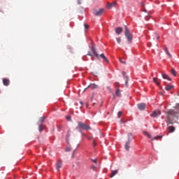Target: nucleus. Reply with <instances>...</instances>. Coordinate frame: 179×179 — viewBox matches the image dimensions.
<instances>
[{"mask_svg": "<svg viewBox=\"0 0 179 179\" xmlns=\"http://www.w3.org/2000/svg\"><path fill=\"white\" fill-rule=\"evenodd\" d=\"M166 122L167 124H174V120H178V115L176 113V110H173V109H170L169 110H168L166 113Z\"/></svg>", "mask_w": 179, "mask_h": 179, "instance_id": "nucleus-1", "label": "nucleus"}, {"mask_svg": "<svg viewBox=\"0 0 179 179\" xmlns=\"http://www.w3.org/2000/svg\"><path fill=\"white\" fill-rule=\"evenodd\" d=\"M76 129H77V131H82V129H84V131H90L92 127L87 124L79 121L78 122V126L76 127Z\"/></svg>", "mask_w": 179, "mask_h": 179, "instance_id": "nucleus-2", "label": "nucleus"}, {"mask_svg": "<svg viewBox=\"0 0 179 179\" xmlns=\"http://www.w3.org/2000/svg\"><path fill=\"white\" fill-rule=\"evenodd\" d=\"M125 27V31H124V35L125 37L127 38L129 44L132 43V35L131 34V32H129V29H128V27L127 26Z\"/></svg>", "mask_w": 179, "mask_h": 179, "instance_id": "nucleus-3", "label": "nucleus"}, {"mask_svg": "<svg viewBox=\"0 0 179 179\" xmlns=\"http://www.w3.org/2000/svg\"><path fill=\"white\" fill-rule=\"evenodd\" d=\"M159 115H162V112L160 111V110H155L151 114V117H152L153 118H156V117H159Z\"/></svg>", "mask_w": 179, "mask_h": 179, "instance_id": "nucleus-4", "label": "nucleus"}, {"mask_svg": "<svg viewBox=\"0 0 179 179\" xmlns=\"http://www.w3.org/2000/svg\"><path fill=\"white\" fill-rule=\"evenodd\" d=\"M103 13H104V9L103 8H101L99 10H96L94 12V15H95V16H101Z\"/></svg>", "mask_w": 179, "mask_h": 179, "instance_id": "nucleus-5", "label": "nucleus"}, {"mask_svg": "<svg viewBox=\"0 0 179 179\" xmlns=\"http://www.w3.org/2000/svg\"><path fill=\"white\" fill-rule=\"evenodd\" d=\"M137 107H138V110H145V108H146V104H145V103H138L137 105Z\"/></svg>", "mask_w": 179, "mask_h": 179, "instance_id": "nucleus-6", "label": "nucleus"}, {"mask_svg": "<svg viewBox=\"0 0 179 179\" xmlns=\"http://www.w3.org/2000/svg\"><path fill=\"white\" fill-rule=\"evenodd\" d=\"M61 167H62V161L59 160L56 164V169L58 171H59Z\"/></svg>", "mask_w": 179, "mask_h": 179, "instance_id": "nucleus-7", "label": "nucleus"}, {"mask_svg": "<svg viewBox=\"0 0 179 179\" xmlns=\"http://www.w3.org/2000/svg\"><path fill=\"white\" fill-rule=\"evenodd\" d=\"M10 83V80L8 78H3V85L4 86H8Z\"/></svg>", "mask_w": 179, "mask_h": 179, "instance_id": "nucleus-8", "label": "nucleus"}, {"mask_svg": "<svg viewBox=\"0 0 179 179\" xmlns=\"http://www.w3.org/2000/svg\"><path fill=\"white\" fill-rule=\"evenodd\" d=\"M153 82L157 86H160V82H162V80L157 78H153Z\"/></svg>", "mask_w": 179, "mask_h": 179, "instance_id": "nucleus-9", "label": "nucleus"}, {"mask_svg": "<svg viewBox=\"0 0 179 179\" xmlns=\"http://www.w3.org/2000/svg\"><path fill=\"white\" fill-rule=\"evenodd\" d=\"M99 57H100V58H101L105 62H106V64H108V62H109L108 59H107V58L106 57V55H104L103 53L101 54Z\"/></svg>", "mask_w": 179, "mask_h": 179, "instance_id": "nucleus-10", "label": "nucleus"}, {"mask_svg": "<svg viewBox=\"0 0 179 179\" xmlns=\"http://www.w3.org/2000/svg\"><path fill=\"white\" fill-rule=\"evenodd\" d=\"M88 89L90 90H94L95 89H97V85L96 84H90L88 86Z\"/></svg>", "mask_w": 179, "mask_h": 179, "instance_id": "nucleus-11", "label": "nucleus"}, {"mask_svg": "<svg viewBox=\"0 0 179 179\" xmlns=\"http://www.w3.org/2000/svg\"><path fill=\"white\" fill-rule=\"evenodd\" d=\"M117 5V2L113 1L112 3H108L107 5L108 9H111L113 6H115Z\"/></svg>", "mask_w": 179, "mask_h": 179, "instance_id": "nucleus-12", "label": "nucleus"}, {"mask_svg": "<svg viewBox=\"0 0 179 179\" xmlns=\"http://www.w3.org/2000/svg\"><path fill=\"white\" fill-rule=\"evenodd\" d=\"M91 51H92L93 54L95 55V57H96V58H98L99 59V53H97V52H96V48H94V47H92L91 48Z\"/></svg>", "mask_w": 179, "mask_h": 179, "instance_id": "nucleus-13", "label": "nucleus"}, {"mask_svg": "<svg viewBox=\"0 0 179 179\" xmlns=\"http://www.w3.org/2000/svg\"><path fill=\"white\" fill-rule=\"evenodd\" d=\"M116 34H121L122 33V27H117L115 28Z\"/></svg>", "mask_w": 179, "mask_h": 179, "instance_id": "nucleus-14", "label": "nucleus"}, {"mask_svg": "<svg viewBox=\"0 0 179 179\" xmlns=\"http://www.w3.org/2000/svg\"><path fill=\"white\" fill-rule=\"evenodd\" d=\"M174 131H176V127H174V126H170L168 127V131L169 133L174 132Z\"/></svg>", "mask_w": 179, "mask_h": 179, "instance_id": "nucleus-15", "label": "nucleus"}, {"mask_svg": "<svg viewBox=\"0 0 179 179\" xmlns=\"http://www.w3.org/2000/svg\"><path fill=\"white\" fill-rule=\"evenodd\" d=\"M116 174H118V170L112 171L110 178H113Z\"/></svg>", "mask_w": 179, "mask_h": 179, "instance_id": "nucleus-16", "label": "nucleus"}, {"mask_svg": "<svg viewBox=\"0 0 179 179\" xmlns=\"http://www.w3.org/2000/svg\"><path fill=\"white\" fill-rule=\"evenodd\" d=\"M175 110L178 115H179V103L176 104Z\"/></svg>", "mask_w": 179, "mask_h": 179, "instance_id": "nucleus-17", "label": "nucleus"}, {"mask_svg": "<svg viewBox=\"0 0 179 179\" xmlns=\"http://www.w3.org/2000/svg\"><path fill=\"white\" fill-rule=\"evenodd\" d=\"M162 78L163 79H167L168 80H171V78H170V77H169V76L166 73L162 74Z\"/></svg>", "mask_w": 179, "mask_h": 179, "instance_id": "nucleus-18", "label": "nucleus"}, {"mask_svg": "<svg viewBox=\"0 0 179 179\" xmlns=\"http://www.w3.org/2000/svg\"><path fill=\"white\" fill-rule=\"evenodd\" d=\"M166 90H171L174 89V85H166L165 87Z\"/></svg>", "mask_w": 179, "mask_h": 179, "instance_id": "nucleus-19", "label": "nucleus"}, {"mask_svg": "<svg viewBox=\"0 0 179 179\" xmlns=\"http://www.w3.org/2000/svg\"><path fill=\"white\" fill-rule=\"evenodd\" d=\"M129 143H130V141L129 140L128 142L126 143L125 146H124L126 150H129Z\"/></svg>", "mask_w": 179, "mask_h": 179, "instance_id": "nucleus-20", "label": "nucleus"}, {"mask_svg": "<svg viewBox=\"0 0 179 179\" xmlns=\"http://www.w3.org/2000/svg\"><path fill=\"white\" fill-rule=\"evenodd\" d=\"M165 52L167 54L169 58H171V54H170V52H169V49L167 48H165Z\"/></svg>", "mask_w": 179, "mask_h": 179, "instance_id": "nucleus-21", "label": "nucleus"}, {"mask_svg": "<svg viewBox=\"0 0 179 179\" xmlns=\"http://www.w3.org/2000/svg\"><path fill=\"white\" fill-rule=\"evenodd\" d=\"M143 135L148 136V138H152V136L149 133H148V131H143Z\"/></svg>", "mask_w": 179, "mask_h": 179, "instance_id": "nucleus-22", "label": "nucleus"}, {"mask_svg": "<svg viewBox=\"0 0 179 179\" xmlns=\"http://www.w3.org/2000/svg\"><path fill=\"white\" fill-rule=\"evenodd\" d=\"M115 94H116V96H117V97H120L121 96V91L116 90L115 91Z\"/></svg>", "mask_w": 179, "mask_h": 179, "instance_id": "nucleus-23", "label": "nucleus"}, {"mask_svg": "<svg viewBox=\"0 0 179 179\" xmlns=\"http://www.w3.org/2000/svg\"><path fill=\"white\" fill-rule=\"evenodd\" d=\"M120 62H121V64H124V65L127 64V62L121 58L119 59Z\"/></svg>", "mask_w": 179, "mask_h": 179, "instance_id": "nucleus-24", "label": "nucleus"}, {"mask_svg": "<svg viewBox=\"0 0 179 179\" xmlns=\"http://www.w3.org/2000/svg\"><path fill=\"white\" fill-rule=\"evenodd\" d=\"M171 73L173 76H177L176 71L174 69L171 70Z\"/></svg>", "mask_w": 179, "mask_h": 179, "instance_id": "nucleus-25", "label": "nucleus"}, {"mask_svg": "<svg viewBox=\"0 0 179 179\" xmlns=\"http://www.w3.org/2000/svg\"><path fill=\"white\" fill-rule=\"evenodd\" d=\"M44 129V127L43 124L39 125V131L42 132V131Z\"/></svg>", "mask_w": 179, "mask_h": 179, "instance_id": "nucleus-26", "label": "nucleus"}, {"mask_svg": "<svg viewBox=\"0 0 179 179\" xmlns=\"http://www.w3.org/2000/svg\"><path fill=\"white\" fill-rule=\"evenodd\" d=\"M161 138H162V136H157L153 138H152V141H155V139H161Z\"/></svg>", "mask_w": 179, "mask_h": 179, "instance_id": "nucleus-27", "label": "nucleus"}, {"mask_svg": "<svg viewBox=\"0 0 179 179\" xmlns=\"http://www.w3.org/2000/svg\"><path fill=\"white\" fill-rule=\"evenodd\" d=\"M44 120H45V117H41L39 119V122H44Z\"/></svg>", "mask_w": 179, "mask_h": 179, "instance_id": "nucleus-28", "label": "nucleus"}, {"mask_svg": "<svg viewBox=\"0 0 179 179\" xmlns=\"http://www.w3.org/2000/svg\"><path fill=\"white\" fill-rule=\"evenodd\" d=\"M121 115H122V111H119L117 113V117L120 118L121 117Z\"/></svg>", "mask_w": 179, "mask_h": 179, "instance_id": "nucleus-29", "label": "nucleus"}, {"mask_svg": "<svg viewBox=\"0 0 179 179\" xmlns=\"http://www.w3.org/2000/svg\"><path fill=\"white\" fill-rule=\"evenodd\" d=\"M69 136H71V130H69L67 131L66 139H68V138H69Z\"/></svg>", "mask_w": 179, "mask_h": 179, "instance_id": "nucleus-30", "label": "nucleus"}, {"mask_svg": "<svg viewBox=\"0 0 179 179\" xmlns=\"http://www.w3.org/2000/svg\"><path fill=\"white\" fill-rule=\"evenodd\" d=\"M128 80H129L128 77H126L125 86H126L127 87H128Z\"/></svg>", "mask_w": 179, "mask_h": 179, "instance_id": "nucleus-31", "label": "nucleus"}, {"mask_svg": "<svg viewBox=\"0 0 179 179\" xmlns=\"http://www.w3.org/2000/svg\"><path fill=\"white\" fill-rule=\"evenodd\" d=\"M117 43L120 44L121 43V38H117Z\"/></svg>", "mask_w": 179, "mask_h": 179, "instance_id": "nucleus-32", "label": "nucleus"}, {"mask_svg": "<svg viewBox=\"0 0 179 179\" xmlns=\"http://www.w3.org/2000/svg\"><path fill=\"white\" fill-rule=\"evenodd\" d=\"M84 27L85 29H89V25L87 24H85Z\"/></svg>", "mask_w": 179, "mask_h": 179, "instance_id": "nucleus-33", "label": "nucleus"}, {"mask_svg": "<svg viewBox=\"0 0 179 179\" xmlns=\"http://www.w3.org/2000/svg\"><path fill=\"white\" fill-rule=\"evenodd\" d=\"M66 118L68 121H71V116H66Z\"/></svg>", "mask_w": 179, "mask_h": 179, "instance_id": "nucleus-34", "label": "nucleus"}, {"mask_svg": "<svg viewBox=\"0 0 179 179\" xmlns=\"http://www.w3.org/2000/svg\"><path fill=\"white\" fill-rule=\"evenodd\" d=\"M132 136V134L131 133H129V135H128V138L129 139H131V137Z\"/></svg>", "mask_w": 179, "mask_h": 179, "instance_id": "nucleus-35", "label": "nucleus"}, {"mask_svg": "<svg viewBox=\"0 0 179 179\" xmlns=\"http://www.w3.org/2000/svg\"><path fill=\"white\" fill-rule=\"evenodd\" d=\"M87 55H89L90 57H92L93 56V55L90 52H88Z\"/></svg>", "mask_w": 179, "mask_h": 179, "instance_id": "nucleus-36", "label": "nucleus"}, {"mask_svg": "<svg viewBox=\"0 0 179 179\" xmlns=\"http://www.w3.org/2000/svg\"><path fill=\"white\" fill-rule=\"evenodd\" d=\"M86 108H89V103H86Z\"/></svg>", "mask_w": 179, "mask_h": 179, "instance_id": "nucleus-37", "label": "nucleus"}, {"mask_svg": "<svg viewBox=\"0 0 179 179\" xmlns=\"http://www.w3.org/2000/svg\"><path fill=\"white\" fill-rule=\"evenodd\" d=\"M93 162L94 163H97V159H94Z\"/></svg>", "mask_w": 179, "mask_h": 179, "instance_id": "nucleus-38", "label": "nucleus"}, {"mask_svg": "<svg viewBox=\"0 0 179 179\" xmlns=\"http://www.w3.org/2000/svg\"><path fill=\"white\" fill-rule=\"evenodd\" d=\"M161 94L162 96H163V94H164V92H159Z\"/></svg>", "mask_w": 179, "mask_h": 179, "instance_id": "nucleus-39", "label": "nucleus"}, {"mask_svg": "<svg viewBox=\"0 0 179 179\" xmlns=\"http://www.w3.org/2000/svg\"><path fill=\"white\" fill-rule=\"evenodd\" d=\"M80 103L81 106H83V102L82 101H80Z\"/></svg>", "mask_w": 179, "mask_h": 179, "instance_id": "nucleus-40", "label": "nucleus"}, {"mask_svg": "<svg viewBox=\"0 0 179 179\" xmlns=\"http://www.w3.org/2000/svg\"><path fill=\"white\" fill-rule=\"evenodd\" d=\"M122 76H125V72H124V71L122 72Z\"/></svg>", "mask_w": 179, "mask_h": 179, "instance_id": "nucleus-41", "label": "nucleus"}, {"mask_svg": "<svg viewBox=\"0 0 179 179\" xmlns=\"http://www.w3.org/2000/svg\"><path fill=\"white\" fill-rule=\"evenodd\" d=\"M94 146H96V141H94Z\"/></svg>", "mask_w": 179, "mask_h": 179, "instance_id": "nucleus-42", "label": "nucleus"}, {"mask_svg": "<svg viewBox=\"0 0 179 179\" xmlns=\"http://www.w3.org/2000/svg\"><path fill=\"white\" fill-rule=\"evenodd\" d=\"M160 38V36L157 37V40H159Z\"/></svg>", "mask_w": 179, "mask_h": 179, "instance_id": "nucleus-43", "label": "nucleus"}, {"mask_svg": "<svg viewBox=\"0 0 179 179\" xmlns=\"http://www.w3.org/2000/svg\"><path fill=\"white\" fill-rule=\"evenodd\" d=\"M70 150V149H66V152H69Z\"/></svg>", "mask_w": 179, "mask_h": 179, "instance_id": "nucleus-44", "label": "nucleus"}, {"mask_svg": "<svg viewBox=\"0 0 179 179\" xmlns=\"http://www.w3.org/2000/svg\"><path fill=\"white\" fill-rule=\"evenodd\" d=\"M91 101H93V97L91 98Z\"/></svg>", "mask_w": 179, "mask_h": 179, "instance_id": "nucleus-45", "label": "nucleus"}, {"mask_svg": "<svg viewBox=\"0 0 179 179\" xmlns=\"http://www.w3.org/2000/svg\"><path fill=\"white\" fill-rule=\"evenodd\" d=\"M95 105H96V103H93V106H95Z\"/></svg>", "mask_w": 179, "mask_h": 179, "instance_id": "nucleus-46", "label": "nucleus"}, {"mask_svg": "<svg viewBox=\"0 0 179 179\" xmlns=\"http://www.w3.org/2000/svg\"><path fill=\"white\" fill-rule=\"evenodd\" d=\"M117 90H120V88H117Z\"/></svg>", "mask_w": 179, "mask_h": 179, "instance_id": "nucleus-47", "label": "nucleus"}, {"mask_svg": "<svg viewBox=\"0 0 179 179\" xmlns=\"http://www.w3.org/2000/svg\"><path fill=\"white\" fill-rule=\"evenodd\" d=\"M178 96H179V93H178Z\"/></svg>", "mask_w": 179, "mask_h": 179, "instance_id": "nucleus-48", "label": "nucleus"}]
</instances>
